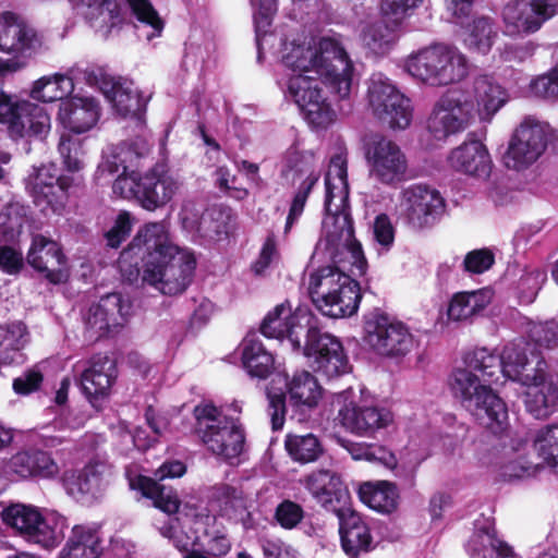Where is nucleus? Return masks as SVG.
Masks as SVG:
<instances>
[{"label":"nucleus","mask_w":558,"mask_h":558,"mask_svg":"<svg viewBox=\"0 0 558 558\" xmlns=\"http://www.w3.org/2000/svg\"><path fill=\"white\" fill-rule=\"evenodd\" d=\"M133 488H138L144 496L150 498L154 505L168 514L175 513L180 507V500L172 488L166 487L158 483V481L138 476L135 482H131Z\"/></svg>","instance_id":"obj_49"},{"label":"nucleus","mask_w":558,"mask_h":558,"mask_svg":"<svg viewBox=\"0 0 558 558\" xmlns=\"http://www.w3.org/2000/svg\"><path fill=\"white\" fill-rule=\"evenodd\" d=\"M113 478L110 464L95 461L64 478V487L78 501H90L104 494Z\"/></svg>","instance_id":"obj_25"},{"label":"nucleus","mask_w":558,"mask_h":558,"mask_svg":"<svg viewBox=\"0 0 558 558\" xmlns=\"http://www.w3.org/2000/svg\"><path fill=\"white\" fill-rule=\"evenodd\" d=\"M473 94L480 120L487 123L508 101L506 90L489 75L474 78Z\"/></svg>","instance_id":"obj_35"},{"label":"nucleus","mask_w":558,"mask_h":558,"mask_svg":"<svg viewBox=\"0 0 558 558\" xmlns=\"http://www.w3.org/2000/svg\"><path fill=\"white\" fill-rule=\"evenodd\" d=\"M27 263L37 271L45 274L46 279L58 284L68 277L66 257L59 244L44 235H35L26 256Z\"/></svg>","instance_id":"obj_26"},{"label":"nucleus","mask_w":558,"mask_h":558,"mask_svg":"<svg viewBox=\"0 0 558 558\" xmlns=\"http://www.w3.org/2000/svg\"><path fill=\"white\" fill-rule=\"evenodd\" d=\"M364 156L372 179L385 185H395L404 180L408 159L396 142L385 136H374L365 144Z\"/></svg>","instance_id":"obj_17"},{"label":"nucleus","mask_w":558,"mask_h":558,"mask_svg":"<svg viewBox=\"0 0 558 558\" xmlns=\"http://www.w3.org/2000/svg\"><path fill=\"white\" fill-rule=\"evenodd\" d=\"M558 14V0H513L501 13L504 33L523 37L538 32L543 24Z\"/></svg>","instance_id":"obj_18"},{"label":"nucleus","mask_w":558,"mask_h":558,"mask_svg":"<svg viewBox=\"0 0 558 558\" xmlns=\"http://www.w3.org/2000/svg\"><path fill=\"white\" fill-rule=\"evenodd\" d=\"M102 553L99 531L86 524L74 525L58 558H100Z\"/></svg>","instance_id":"obj_36"},{"label":"nucleus","mask_w":558,"mask_h":558,"mask_svg":"<svg viewBox=\"0 0 558 558\" xmlns=\"http://www.w3.org/2000/svg\"><path fill=\"white\" fill-rule=\"evenodd\" d=\"M86 417L75 411H68L56 417L49 425L40 428L39 436L48 447L62 445L69 439L70 433L84 426Z\"/></svg>","instance_id":"obj_44"},{"label":"nucleus","mask_w":558,"mask_h":558,"mask_svg":"<svg viewBox=\"0 0 558 558\" xmlns=\"http://www.w3.org/2000/svg\"><path fill=\"white\" fill-rule=\"evenodd\" d=\"M37 32L20 15L4 12L0 15V52L12 54L0 58V75L5 76L24 69L32 56L41 47Z\"/></svg>","instance_id":"obj_9"},{"label":"nucleus","mask_w":558,"mask_h":558,"mask_svg":"<svg viewBox=\"0 0 558 558\" xmlns=\"http://www.w3.org/2000/svg\"><path fill=\"white\" fill-rule=\"evenodd\" d=\"M278 257L279 253L275 236L274 234H269L260 248L257 259L252 264V271L257 276L264 275Z\"/></svg>","instance_id":"obj_63"},{"label":"nucleus","mask_w":558,"mask_h":558,"mask_svg":"<svg viewBox=\"0 0 558 558\" xmlns=\"http://www.w3.org/2000/svg\"><path fill=\"white\" fill-rule=\"evenodd\" d=\"M284 447L289 456L300 463L316 461L323 453V446L314 434H289L286 437Z\"/></svg>","instance_id":"obj_50"},{"label":"nucleus","mask_w":558,"mask_h":558,"mask_svg":"<svg viewBox=\"0 0 558 558\" xmlns=\"http://www.w3.org/2000/svg\"><path fill=\"white\" fill-rule=\"evenodd\" d=\"M275 383L288 387L290 400L296 407L313 408L322 395L317 379L307 371L295 373L289 383L286 377L278 374L271 379V384Z\"/></svg>","instance_id":"obj_39"},{"label":"nucleus","mask_w":558,"mask_h":558,"mask_svg":"<svg viewBox=\"0 0 558 558\" xmlns=\"http://www.w3.org/2000/svg\"><path fill=\"white\" fill-rule=\"evenodd\" d=\"M133 14L144 27H150L151 32L146 34L148 40L159 36L163 22L158 15L157 11L153 8L149 0H126Z\"/></svg>","instance_id":"obj_53"},{"label":"nucleus","mask_w":558,"mask_h":558,"mask_svg":"<svg viewBox=\"0 0 558 558\" xmlns=\"http://www.w3.org/2000/svg\"><path fill=\"white\" fill-rule=\"evenodd\" d=\"M338 442L354 460L378 461L389 469L397 465L395 454L383 447H373L365 442H355L344 438H339Z\"/></svg>","instance_id":"obj_52"},{"label":"nucleus","mask_w":558,"mask_h":558,"mask_svg":"<svg viewBox=\"0 0 558 558\" xmlns=\"http://www.w3.org/2000/svg\"><path fill=\"white\" fill-rule=\"evenodd\" d=\"M158 531L179 550L185 551V554L191 551L190 548L194 545V539L191 535L183 531L178 519L167 518V520L158 526Z\"/></svg>","instance_id":"obj_57"},{"label":"nucleus","mask_w":558,"mask_h":558,"mask_svg":"<svg viewBox=\"0 0 558 558\" xmlns=\"http://www.w3.org/2000/svg\"><path fill=\"white\" fill-rule=\"evenodd\" d=\"M423 0H379L381 19L392 25H400L410 11L415 9Z\"/></svg>","instance_id":"obj_55"},{"label":"nucleus","mask_w":558,"mask_h":558,"mask_svg":"<svg viewBox=\"0 0 558 558\" xmlns=\"http://www.w3.org/2000/svg\"><path fill=\"white\" fill-rule=\"evenodd\" d=\"M183 182L165 165L157 163L140 175L138 203L149 211L165 207L182 191Z\"/></svg>","instance_id":"obj_23"},{"label":"nucleus","mask_w":558,"mask_h":558,"mask_svg":"<svg viewBox=\"0 0 558 558\" xmlns=\"http://www.w3.org/2000/svg\"><path fill=\"white\" fill-rule=\"evenodd\" d=\"M148 144L144 140H136L130 143L124 142L110 148V150L104 155L97 168V180L113 177L120 171L126 172L133 170V168L137 166V161L148 154Z\"/></svg>","instance_id":"obj_32"},{"label":"nucleus","mask_w":558,"mask_h":558,"mask_svg":"<svg viewBox=\"0 0 558 558\" xmlns=\"http://www.w3.org/2000/svg\"><path fill=\"white\" fill-rule=\"evenodd\" d=\"M534 446L550 466H558V425L546 426L537 432Z\"/></svg>","instance_id":"obj_54"},{"label":"nucleus","mask_w":558,"mask_h":558,"mask_svg":"<svg viewBox=\"0 0 558 558\" xmlns=\"http://www.w3.org/2000/svg\"><path fill=\"white\" fill-rule=\"evenodd\" d=\"M474 118L473 104L459 90H447L435 102L427 130L438 141L464 131Z\"/></svg>","instance_id":"obj_16"},{"label":"nucleus","mask_w":558,"mask_h":558,"mask_svg":"<svg viewBox=\"0 0 558 558\" xmlns=\"http://www.w3.org/2000/svg\"><path fill=\"white\" fill-rule=\"evenodd\" d=\"M242 363L251 376L265 378L274 366V357L255 338H246L242 343Z\"/></svg>","instance_id":"obj_47"},{"label":"nucleus","mask_w":558,"mask_h":558,"mask_svg":"<svg viewBox=\"0 0 558 558\" xmlns=\"http://www.w3.org/2000/svg\"><path fill=\"white\" fill-rule=\"evenodd\" d=\"M323 243H325V248L336 267H322L311 274L308 280L310 295L323 315L331 318L351 316L357 311L361 299L357 283L351 277L364 276L367 265L363 274H354L355 266L350 257L343 254L344 260H335L330 245L325 240L318 244L322 245Z\"/></svg>","instance_id":"obj_5"},{"label":"nucleus","mask_w":558,"mask_h":558,"mask_svg":"<svg viewBox=\"0 0 558 558\" xmlns=\"http://www.w3.org/2000/svg\"><path fill=\"white\" fill-rule=\"evenodd\" d=\"M339 518V532L343 551L350 558H359L360 555L368 553L373 548V537L368 525L362 517L348 508Z\"/></svg>","instance_id":"obj_33"},{"label":"nucleus","mask_w":558,"mask_h":558,"mask_svg":"<svg viewBox=\"0 0 558 558\" xmlns=\"http://www.w3.org/2000/svg\"><path fill=\"white\" fill-rule=\"evenodd\" d=\"M551 135L548 123L527 116L513 131L504 163L508 169L522 170L534 163L545 151Z\"/></svg>","instance_id":"obj_13"},{"label":"nucleus","mask_w":558,"mask_h":558,"mask_svg":"<svg viewBox=\"0 0 558 558\" xmlns=\"http://www.w3.org/2000/svg\"><path fill=\"white\" fill-rule=\"evenodd\" d=\"M545 281L546 272L539 268H534L525 272L519 281V288L525 300L529 302L533 301Z\"/></svg>","instance_id":"obj_64"},{"label":"nucleus","mask_w":558,"mask_h":558,"mask_svg":"<svg viewBox=\"0 0 558 558\" xmlns=\"http://www.w3.org/2000/svg\"><path fill=\"white\" fill-rule=\"evenodd\" d=\"M2 519L26 541L44 548L56 547L64 537L65 519L54 512L41 514L33 506L11 505L3 510Z\"/></svg>","instance_id":"obj_8"},{"label":"nucleus","mask_w":558,"mask_h":558,"mask_svg":"<svg viewBox=\"0 0 558 558\" xmlns=\"http://www.w3.org/2000/svg\"><path fill=\"white\" fill-rule=\"evenodd\" d=\"M466 550L471 558H515L511 548L497 537L489 522L476 527L468 542Z\"/></svg>","instance_id":"obj_37"},{"label":"nucleus","mask_w":558,"mask_h":558,"mask_svg":"<svg viewBox=\"0 0 558 558\" xmlns=\"http://www.w3.org/2000/svg\"><path fill=\"white\" fill-rule=\"evenodd\" d=\"M213 500L217 504L222 517L230 520L241 521L247 527L251 518L248 512V500L244 492L229 484H218L213 488Z\"/></svg>","instance_id":"obj_38"},{"label":"nucleus","mask_w":558,"mask_h":558,"mask_svg":"<svg viewBox=\"0 0 558 558\" xmlns=\"http://www.w3.org/2000/svg\"><path fill=\"white\" fill-rule=\"evenodd\" d=\"M315 161V156L312 151H298L296 148H291L287 155V162L291 169L300 173H307V177L302 182L299 187V191L295 193L289 214L284 225V233H289L292 229L293 225L298 221L301 215L304 211V207L307 201V197L313 189V186L317 183L319 179V173L315 172L313 169Z\"/></svg>","instance_id":"obj_29"},{"label":"nucleus","mask_w":558,"mask_h":558,"mask_svg":"<svg viewBox=\"0 0 558 558\" xmlns=\"http://www.w3.org/2000/svg\"><path fill=\"white\" fill-rule=\"evenodd\" d=\"M544 359L537 360L532 373L520 383L525 389V409L536 418H546L558 410V378L548 372Z\"/></svg>","instance_id":"obj_19"},{"label":"nucleus","mask_w":558,"mask_h":558,"mask_svg":"<svg viewBox=\"0 0 558 558\" xmlns=\"http://www.w3.org/2000/svg\"><path fill=\"white\" fill-rule=\"evenodd\" d=\"M312 497L337 515L350 508V493L341 477L330 470H316L300 480Z\"/></svg>","instance_id":"obj_24"},{"label":"nucleus","mask_w":558,"mask_h":558,"mask_svg":"<svg viewBox=\"0 0 558 558\" xmlns=\"http://www.w3.org/2000/svg\"><path fill=\"white\" fill-rule=\"evenodd\" d=\"M254 12V24L257 46H260L262 38L267 34L271 25L272 16L277 11V0H251Z\"/></svg>","instance_id":"obj_56"},{"label":"nucleus","mask_w":558,"mask_h":558,"mask_svg":"<svg viewBox=\"0 0 558 558\" xmlns=\"http://www.w3.org/2000/svg\"><path fill=\"white\" fill-rule=\"evenodd\" d=\"M398 27L384 19L367 23L361 32L362 43L375 54H386L396 44Z\"/></svg>","instance_id":"obj_45"},{"label":"nucleus","mask_w":558,"mask_h":558,"mask_svg":"<svg viewBox=\"0 0 558 558\" xmlns=\"http://www.w3.org/2000/svg\"><path fill=\"white\" fill-rule=\"evenodd\" d=\"M302 338H304V344L301 349L315 372L328 378L349 372V360L342 343L333 335L322 331L316 316L315 323L306 328Z\"/></svg>","instance_id":"obj_14"},{"label":"nucleus","mask_w":558,"mask_h":558,"mask_svg":"<svg viewBox=\"0 0 558 558\" xmlns=\"http://www.w3.org/2000/svg\"><path fill=\"white\" fill-rule=\"evenodd\" d=\"M531 343L523 339L505 345L500 355L487 348H476L465 353V367L456 368L449 378V387L460 404L477 421L492 432L500 433L508 425V409L505 401L492 389L498 375L521 383L532 361L541 357L531 349Z\"/></svg>","instance_id":"obj_2"},{"label":"nucleus","mask_w":558,"mask_h":558,"mask_svg":"<svg viewBox=\"0 0 558 558\" xmlns=\"http://www.w3.org/2000/svg\"><path fill=\"white\" fill-rule=\"evenodd\" d=\"M71 2L96 29L112 28L120 22L116 0H71Z\"/></svg>","instance_id":"obj_42"},{"label":"nucleus","mask_w":558,"mask_h":558,"mask_svg":"<svg viewBox=\"0 0 558 558\" xmlns=\"http://www.w3.org/2000/svg\"><path fill=\"white\" fill-rule=\"evenodd\" d=\"M364 342L376 353L388 357H400L415 347V339L400 322H393L379 312H372L364 320Z\"/></svg>","instance_id":"obj_15"},{"label":"nucleus","mask_w":558,"mask_h":558,"mask_svg":"<svg viewBox=\"0 0 558 558\" xmlns=\"http://www.w3.org/2000/svg\"><path fill=\"white\" fill-rule=\"evenodd\" d=\"M144 262L143 280L163 294L182 293L191 283L196 267L194 253L180 247L170 238L165 222H149L141 228L118 260L128 277H137L138 260Z\"/></svg>","instance_id":"obj_3"},{"label":"nucleus","mask_w":558,"mask_h":558,"mask_svg":"<svg viewBox=\"0 0 558 558\" xmlns=\"http://www.w3.org/2000/svg\"><path fill=\"white\" fill-rule=\"evenodd\" d=\"M116 174L117 178L112 184L113 194L125 199L135 198L138 202L140 177L135 171H120Z\"/></svg>","instance_id":"obj_59"},{"label":"nucleus","mask_w":558,"mask_h":558,"mask_svg":"<svg viewBox=\"0 0 558 558\" xmlns=\"http://www.w3.org/2000/svg\"><path fill=\"white\" fill-rule=\"evenodd\" d=\"M352 393V390H345L337 397V402L342 403L338 411V418L347 430L360 437H373L377 430L392 423L393 415L389 410L373 405H356L350 400Z\"/></svg>","instance_id":"obj_20"},{"label":"nucleus","mask_w":558,"mask_h":558,"mask_svg":"<svg viewBox=\"0 0 558 558\" xmlns=\"http://www.w3.org/2000/svg\"><path fill=\"white\" fill-rule=\"evenodd\" d=\"M315 323V315L305 306H299L294 312L288 304H279L264 318L260 331L267 338H287L293 349L302 347V336L306 328Z\"/></svg>","instance_id":"obj_21"},{"label":"nucleus","mask_w":558,"mask_h":558,"mask_svg":"<svg viewBox=\"0 0 558 558\" xmlns=\"http://www.w3.org/2000/svg\"><path fill=\"white\" fill-rule=\"evenodd\" d=\"M26 342V330L22 324L10 328L0 327V364L15 362Z\"/></svg>","instance_id":"obj_51"},{"label":"nucleus","mask_w":558,"mask_h":558,"mask_svg":"<svg viewBox=\"0 0 558 558\" xmlns=\"http://www.w3.org/2000/svg\"><path fill=\"white\" fill-rule=\"evenodd\" d=\"M303 518V508L291 500H283L277 506L275 511L276 521L286 530L294 529Z\"/></svg>","instance_id":"obj_60"},{"label":"nucleus","mask_w":558,"mask_h":558,"mask_svg":"<svg viewBox=\"0 0 558 558\" xmlns=\"http://www.w3.org/2000/svg\"><path fill=\"white\" fill-rule=\"evenodd\" d=\"M76 72L71 69L65 74H53L44 76L35 82L32 88V97L43 102H52L57 100L65 101L69 95L74 90V80Z\"/></svg>","instance_id":"obj_40"},{"label":"nucleus","mask_w":558,"mask_h":558,"mask_svg":"<svg viewBox=\"0 0 558 558\" xmlns=\"http://www.w3.org/2000/svg\"><path fill=\"white\" fill-rule=\"evenodd\" d=\"M404 70L427 86L444 87L465 78L469 62L456 47L437 44L411 53L404 61Z\"/></svg>","instance_id":"obj_6"},{"label":"nucleus","mask_w":558,"mask_h":558,"mask_svg":"<svg viewBox=\"0 0 558 558\" xmlns=\"http://www.w3.org/2000/svg\"><path fill=\"white\" fill-rule=\"evenodd\" d=\"M26 184L38 206L46 204L54 210L57 205L62 204L64 189L59 183L58 171L53 165L34 168Z\"/></svg>","instance_id":"obj_34"},{"label":"nucleus","mask_w":558,"mask_h":558,"mask_svg":"<svg viewBox=\"0 0 558 558\" xmlns=\"http://www.w3.org/2000/svg\"><path fill=\"white\" fill-rule=\"evenodd\" d=\"M98 101L88 96H74L59 106L58 121L70 132L81 134L89 131L98 121Z\"/></svg>","instance_id":"obj_30"},{"label":"nucleus","mask_w":558,"mask_h":558,"mask_svg":"<svg viewBox=\"0 0 558 558\" xmlns=\"http://www.w3.org/2000/svg\"><path fill=\"white\" fill-rule=\"evenodd\" d=\"M133 314V306L128 298L120 293H109L102 296L97 304L89 307L85 325L89 338H101L108 333L117 332Z\"/></svg>","instance_id":"obj_22"},{"label":"nucleus","mask_w":558,"mask_h":558,"mask_svg":"<svg viewBox=\"0 0 558 558\" xmlns=\"http://www.w3.org/2000/svg\"><path fill=\"white\" fill-rule=\"evenodd\" d=\"M531 340L544 348H554L558 345V323L546 322L533 325L530 329Z\"/></svg>","instance_id":"obj_62"},{"label":"nucleus","mask_w":558,"mask_h":558,"mask_svg":"<svg viewBox=\"0 0 558 558\" xmlns=\"http://www.w3.org/2000/svg\"><path fill=\"white\" fill-rule=\"evenodd\" d=\"M117 375L113 360L100 354L92 357L88 367L82 372L81 385L84 395L94 408H101L104 400L110 393Z\"/></svg>","instance_id":"obj_27"},{"label":"nucleus","mask_w":558,"mask_h":558,"mask_svg":"<svg viewBox=\"0 0 558 558\" xmlns=\"http://www.w3.org/2000/svg\"><path fill=\"white\" fill-rule=\"evenodd\" d=\"M399 218L412 230L434 227L446 213L440 193L422 184H412L400 192L397 205Z\"/></svg>","instance_id":"obj_12"},{"label":"nucleus","mask_w":558,"mask_h":558,"mask_svg":"<svg viewBox=\"0 0 558 558\" xmlns=\"http://www.w3.org/2000/svg\"><path fill=\"white\" fill-rule=\"evenodd\" d=\"M492 300L488 290L461 292L453 295L448 306V317L452 320H465L483 311Z\"/></svg>","instance_id":"obj_46"},{"label":"nucleus","mask_w":558,"mask_h":558,"mask_svg":"<svg viewBox=\"0 0 558 558\" xmlns=\"http://www.w3.org/2000/svg\"><path fill=\"white\" fill-rule=\"evenodd\" d=\"M194 416L196 433L206 449L217 458L234 463L245 444L244 429L239 420L207 402L195 407Z\"/></svg>","instance_id":"obj_7"},{"label":"nucleus","mask_w":558,"mask_h":558,"mask_svg":"<svg viewBox=\"0 0 558 558\" xmlns=\"http://www.w3.org/2000/svg\"><path fill=\"white\" fill-rule=\"evenodd\" d=\"M448 163L456 171L477 178H487L493 166L488 149L478 140L464 141L453 148Z\"/></svg>","instance_id":"obj_31"},{"label":"nucleus","mask_w":558,"mask_h":558,"mask_svg":"<svg viewBox=\"0 0 558 558\" xmlns=\"http://www.w3.org/2000/svg\"><path fill=\"white\" fill-rule=\"evenodd\" d=\"M367 102L374 117L390 129L404 130L411 124L410 99L381 73H374L368 80Z\"/></svg>","instance_id":"obj_11"},{"label":"nucleus","mask_w":558,"mask_h":558,"mask_svg":"<svg viewBox=\"0 0 558 558\" xmlns=\"http://www.w3.org/2000/svg\"><path fill=\"white\" fill-rule=\"evenodd\" d=\"M0 123L5 124L12 138L44 140L51 129L47 110L17 96L0 93Z\"/></svg>","instance_id":"obj_10"},{"label":"nucleus","mask_w":558,"mask_h":558,"mask_svg":"<svg viewBox=\"0 0 558 558\" xmlns=\"http://www.w3.org/2000/svg\"><path fill=\"white\" fill-rule=\"evenodd\" d=\"M5 472L19 478L56 477L60 468L51 453L37 448H26L16 451L5 463Z\"/></svg>","instance_id":"obj_28"},{"label":"nucleus","mask_w":558,"mask_h":558,"mask_svg":"<svg viewBox=\"0 0 558 558\" xmlns=\"http://www.w3.org/2000/svg\"><path fill=\"white\" fill-rule=\"evenodd\" d=\"M58 149L69 171H78L83 167V151L78 138L62 134Z\"/></svg>","instance_id":"obj_58"},{"label":"nucleus","mask_w":558,"mask_h":558,"mask_svg":"<svg viewBox=\"0 0 558 558\" xmlns=\"http://www.w3.org/2000/svg\"><path fill=\"white\" fill-rule=\"evenodd\" d=\"M268 414L274 430L281 429L284 423L286 402L282 387L278 389L272 386L267 388Z\"/></svg>","instance_id":"obj_61"},{"label":"nucleus","mask_w":558,"mask_h":558,"mask_svg":"<svg viewBox=\"0 0 558 558\" xmlns=\"http://www.w3.org/2000/svg\"><path fill=\"white\" fill-rule=\"evenodd\" d=\"M283 65L292 74L287 82L288 95L301 109L307 123L326 129L336 118L320 88L324 83L338 99H349L353 87L354 64L336 38L323 37L314 45H286Z\"/></svg>","instance_id":"obj_1"},{"label":"nucleus","mask_w":558,"mask_h":558,"mask_svg":"<svg viewBox=\"0 0 558 558\" xmlns=\"http://www.w3.org/2000/svg\"><path fill=\"white\" fill-rule=\"evenodd\" d=\"M359 497L363 504L380 513H390L398 507L397 486L389 482H367L360 486Z\"/></svg>","instance_id":"obj_41"},{"label":"nucleus","mask_w":558,"mask_h":558,"mask_svg":"<svg viewBox=\"0 0 558 558\" xmlns=\"http://www.w3.org/2000/svg\"><path fill=\"white\" fill-rule=\"evenodd\" d=\"M105 96L120 116L142 120L146 101L132 85L114 84L110 90L105 92Z\"/></svg>","instance_id":"obj_43"},{"label":"nucleus","mask_w":558,"mask_h":558,"mask_svg":"<svg viewBox=\"0 0 558 558\" xmlns=\"http://www.w3.org/2000/svg\"><path fill=\"white\" fill-rule=\"evenodd\" d=\"M326 217L323 221L325 241L332 248L337 262L344 260L345 254L355 266L354 274H363L366 258L361 243L354 238L353 221L349 210V185L347 160L338 154L330 160L325 178Z\"/></svg>","instance_id":"obj_4"},{"label":"nucleus","mask_w":558,"mask_h":558,"mask_svg":"<svg viewBox=\"0 0 558 558\" xmlns=\"http://www.w3.org/2000/svg\"><path fill=\"white\" fill-rule=\"evenodd\" d=\"M497 34L494 20L487 16H480L466 26L463 41L470 50L485 54L493 47Z\"/></svg>","instance_id":"obj_48"}]
</instances>
